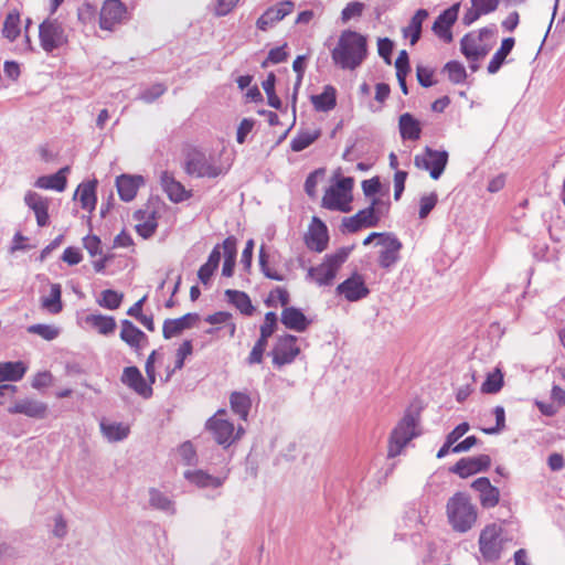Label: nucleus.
Returning <instances> with one entry per match:
<instances>
[{"mask_svg": "<svg viewBox=\"0 0 565 565\" xmlns=\"http://www.w3.org/2000/svg\"><path fill=\"white\" fill-rule=\"evenodd\" d=\"M122 301V294H119L113 289L103 290L99 298L97 299V303L106 309L115 310L117 309Z\"/></svg>", "mask_w": 565, "mask_h": 565, "instance_id": "49", "label": "nucleus"}, {"mask_svg": "<svg viewBox=\"0 0 565 565\" xmlns=\"http://www.w3.org/2000/svg\"><path fill=\"white\" fill-rule=\"evenodd\" d=\"M70 171L68 167L60 169L56 173L51 175H42L36 179L34 185L39 189L55 190L62 192L66 188V173Z\"/></svg>", "mask_w": 565, "mask_h": 565, "instance_id": "29", "label": "nucleus"}, {"mask_svg": "<svg viewBox=\"0 0 565 565\" xmlns=\"http://www.w3.org/2000/svg\"><path fill=\"white\" fill-rule=\"evenodd\" d=\"M419 412L414 408L406 409L390 437L388 456H398L403 448L420 433L418 430Z\"/></svg>", "mask_w": 565, "mask_h": 565, "instance_id": "4", "label": "nucleus"}, {"mask_svg": "<svg viewBox=\"0 0 565 565\" xmlns=\"http://www.w3.org/2000/svg\"><path fill=\"white\" fill-rule=\"evenodd\" d=\"M39 38L42 49L47 53L67 42L64 28L57 20H44L39 26Z\"/></svg>", "mask_w": 565, "mask_h": 565, "instance_id": "10", "label": "nucleus"}, {"mask_svg": "<svg viewBox=\"0 0 565 565\" xmlns=\"http://www.w3.org/2000/svg\"><path fill=\"white\" fill-rule=\"evenodd\" d=\"M198 320V313H186L177 319L166 320L163 323V335L166 339L177 337L182 331L192 328Z\"/></svg>", "mask_w": 565, "mask_h": 565, "instance_id": "26", "label": "nucleus"}, {"mask_svg": "<svg viewBox=\"0 0 565 565\" xmlns=\"http://www.w3.org/2000/svg\"><path fill=\"white\" fill-rule=\"evenodd\" d=\"M96 181L82 183L78 185L75 196L79 195V202L84 210L93 211L96 205Z\"/></svg>", "mask_w": 565, "mask_h": 565, "instance_id": "40", "label": "nucleus"}, {"mask_svg": "<svg viewBox=\"0 0 565 565\" xmlns=\"http://www.w3.org/2000/svg\"><path fill=\"white\" fill-rule=\"evenodd\" d=\"M225 296L232 305H234L241 313L245 316H252L255 308L252 305V301L247 294L244 291L227 289L225 290Z\"/></svg>", "mask_w": 565, "mask_h": 565, "instance_id": "38", "label": "nucleus"}, {"mask_svg": "<svg viewBox=\"0 0 565 565\" xmlns=\"http://www.w3.org/2000/svg\"><path fill=\"white\" fill-rule=\"evenodd\" d=\"M259 266H260V270L262 273L269 279H273V280H277V281H282L284 280V276L278 274L277 271L270 269V267L268 266V256L265 252V247L262 246L260 249H259Z\"/></svg>", "mask_w": 565, "mask_h": 565, "instance_id": "52", "label": "nucleus"}, {"mask_svg": "<svg viewBox=\"0 0 565 565\" xmlns=\"http://www.w3.org/2000/svg\"><path fill=\"white\" fill-rule=\"evenodd\" d=\"M471 488L479 492V500L483 508H493L499 503V489L493 487L488 478H478L471 483Z\"/></svg>", "mask_w": 565, "mask_h": 565, "instance_id": "21", "label": "nucleus"}, {"mask_svg": "<svg viewBox=\"0 0 565 565\" xmlns=\"http://www.w3.org/2000/svg\"><path fill=\"white\" fill-rule=\"evenodd\" d=\"M286 58L287 52L285 51V46L275 47L269 51L268 56L263 62L262 66L266 67L268 63L278 64L284 62Z\"/></svg>", "mask_w": 565, "mask_h": 565, "instance_id": "59", "label": "nucleus"}, {"mask_svg": "<svg viewBox=\"0 0 565 565\" xmlns=\"http://www.w3.org/2000/svg\"><path fill=\"white\" fill-rule=\"evenodd\" d=\"M83 245L87 249V252L89 253V255L92 257L102 256V254H103L102 247H100L102 242H100L99 237H97L95 235H88L83 238Z\"/></svg>", "mask_w": 565, "mask_h": 565, "instance_id": "57", "label": "nucleus"}, {"mask_svg": "<svg viewBox=\"0 0 565 565\" xmlns=\"http://www.w3.org/2000/svg\"><path fill=\"white\" fill-rule=\"evenodd\" d=\"M319 136V130L301 131L291 140L290 148L296 152L302 151L313 143Z\"/></svg>", "mask_w": 565, "mask_h": 565, "instance_id": "46", "label": "nucleus"}, {"mask_svg": "<svg viewBox=\"0 0 565 565\" xmlns=\"http://www.w3.org/2000/svg\"><path fill=\"white\" fill-rule=\"evenodd\" d=\"M62 288L60 284H51L50 295L41 298L42 309L56 315L62 311Z\"/></svg>", "mask_w": 565, "mask_h": 565, "instance_id": "39", "label": "nucleus"}, {"mask_svg": "<svg viewBox=\"0 0 565 565\" xmlns=\"http://www.w3.org/2000/svg\"><path fill=\"white\" fill-rule=\"evenodd\" d=\"M305 242L309 249L318 253L327 248L329 242L328 228L319 217H312Z\"/></svg>", "mask_w": 565, "mask_h": 565, "instance_id": "16", "label": "nucleus"}, {"mask_svg": "<svg viewBox=\"0 0 565 565\" xmlns=\"http://www.w3.org/2000/svg\"><path fill=\"white\" fill-rule=\"evenodd\" d=\"M25 372L26 366L22 361L0 363V383L19 381L24 376Z\"/></svg>", "mask_w": 565, "mask_h": 565, "instance_id": "37", "label": "nucleus"}, {"mask_svg": "<svg viewBox=\"0 0 565 565\" xmlns=\"http://www.w3.org/2000/svg\"><path fill=\"white\" fill-rule=\"evenodd\" d=\"M514 46V39L507 38L502 41L500 49L494 53L491 61L488 65V72L490 74H495L501 65L503 64L505 57L510 54Z\"/></svg>", "mask_w": 565, "mask_h": 565, "instance_id": "42", "label": "nucleus"}, {"mask_svg": "<svg viewBox=\"0 0 565 565\" xmlns=\"http://www.w3.org/2000/svg\"><path fill=\"white\" fill-rule=\"evenodd\" d=\"M364 3L359 1L350 2L345 6V8L341 12V20L343 23H347L353 18H359L362 15L364 10Z\"/></svg>", "mask_w": 565, "mask_h": 565, "instance_id": "53", "label": "nucleus"}, {"mask_svg": "<svg viewBox=\"0 0 565 565\" xmlns=\"http://www.w3.org/2000/svg\"><path fill=\"white\" fill-rule=\"evenodd\" d=\"M491 459L488 455H479L477 457L461 458L452 468L451 471L461 478H467L477 472L483 471L489 468Z\"/></svg>", "mask_w": 565, "mask_h": 565, "instance_id": "20", "label": "nucleus"}, {"mask_svg": "<svg viewBox=\"0 0 565 565\" xmlns=\"http://www.w3.org/2000/svg\"><path fill=\"white\" fill-rule=\"evenodd\" d=\"M126 14V7L119 0H106L99 14V26L103 30L111 31L119 24Z\"/></svg>", "mask_w": 565, "mask_h": 565, "instance_id": "15", "label": "nucleus"}, {"mask_svg": "<svg viewBox=\"0 0 565 565\" xmlns=\"http://www.w3.org/2000/svg\"><path fill=\"white\" fill-rule=\"evenodd\" d=\"M337 292L343 295L349 301H358L369 295V289L363 277L360 274H353L338 285Z\"/></svg>", "mask_w": 565, "mask_h": 565, "instance_id": "19", "label": "nucleus"}, {"mask_svg": "<svg viewBox=\"0 0 565 565\" xmlns=\"http://www.w3.org/2000/svg\"><path fill=\"white\" fill-rule=\"evenodd\" d=\"M459 3H455L443 13H440L433 24L434 33L445 41L446 43H450L452 41L451 26L457 20Z\"/></svg>", "mask_w": 565, "mask_h": 565, "instance_id": "17", "label": "nucleus"}, {"mask_svg": "<svg viewBox=\"0 0 565 565\" xmlns=\"http://www.w3.org/2000/svg\"><path fill=\"white\" fill-rule=\"evenodd\" d=\"M120 339L130 348L138 350L141 342V331L129 320L121 321Z\"/></svg>", "mask_w": 565, "mask_h": 565, "instance_id": "44", "label": "nucleus"}, {"mask_svg": "<svg viewBox=\"0 0 565 565\" xmlns=\"http://www.w3.org/2000/svg\"><path fill=\"white\" fill-rule=\"evenodd\" d=\"M163 190L168 194L169 199L173 202H182L190 198V192L177 181L173 177L168 173H163L161 178Z\"/></svg>", "mask_w": 565, "mask_h": 565, "instance_id": "33", "label": "nucleus"}, {"mask_svg": "<svg viewBox=\"0 0 565 565\" xmlns=\"http://www.w3.org/2000/svg\"><path fill=\"white\" fill-rule=\"evenodd\" d=\"M447 519L455 532L466 533L477 522L478 510L465 492H456L446 504Z\"/></svg>", "mask_w": 565, "mask_h": 565, "instance_id": "3", "label": "nucleus"}, {"mask_svg": "<svg viewBox=\"0 0 565 565\" xmlns=\"http://www.w3.org/2000/svg\"><path fill=\"white\" fill-rule=\"evenodd\" d=\"M416 76H417L418 83L423 87H430L435 84L433 81L434 71L430 67L417 65Z\"/></svg>", "mask_w": 565, "mask_h": 565, "instance_id": "56", "label": "nucleus"}, {"mask_svg": "<svg viewBox=\"0 0 565 565\" xmlns=\"http://www.w3.org/2000/svg\"><path fill=\"white\" fill-rule=\"evenodd\" d=\"M500 0H471V8L463 15V23L472 24L481 15L488 14L497 10Z\"/></svg>", "mask_w": 565, "mask_h": 565, "instance_id": "28", "label": "nucleus"}, {"mask_svg": "<svg viewBox=\"0 0 565 565\" xmlns=\"http://www.w3.org/2000/svg\"><path fill=\"white\" fill-rule=\"evenodd\" d=\"M492 31L483 28L478 32L466 34L460 41V50L470 64L472 72L479 68L478 62L482 60L492 49L486 39L492 36Z\"/></svg>", "mask_w": 565, "mask_h": 565, "instance_id": "7", "label": "nucleus"}, {"mask_svg": "<svg viewBox=\"0 0 565 565\" xmlns=\"http://www.w3.org/2000/svg\"><path fill=\"white\" fill-rule=\"evenodd\" d=\"M184 478L199 488H218L226 479V477L209 475L203 470H186L184 471Z\"/></svg>", "mask_w": 565, "mask_h": 565, "instance_id": "30", "label": "nucleus"}, {"mask_svg": "<svg viewBox=\"0 0 565 565\" xmlns=\"http://www.w3.org/2000/svg\"><path fill=\"white\" fill-rule=\"evenodd\" d=\"M351 200L352 195H345L344 192L331 186L326 191L322 198V206L332 211L349 212L351 210Z\"/></svg>", "mask_w": 565, "mask_h": 565, "instance_id": "25", "label": "nucleus"}, {"mask_svg": "<svg viewBox=\"0 0 565 565\" xmlns=\"http://www.w3.org/2000/svg\"><path fill=\"white\" fill-rule=\"evenodd\" d=\"M24 203L34 212L40 227L49 224V201L46 199L36 192L28 191L24 195Z\"/></svg>", "mask_w": 565, "mask_h": 565, "instance_id": "22", "label": "nucleus"}, {"mask_svg": "<svg viewBox=\"0 0 565 565\" xmlns=\"http://www.w3.org/2000/svg\"><path fill=\"white\" fill-rule=\"evenodd\" d=\"M20 13L13 10L8 13L2 26V35L10 42H13L20 35Z\"/></svg>", "mask_w": 565, "mask_h": 565, "instance_id": "43", "label": "nucleus"}, {"mask_svg": "<svg viewBox=\"0 0 565 565\" xmlns=\"http://www.w3.org/2000/svg\"><path fill=\"white\" fill-rule=\"evenodd\" d=\"M231 408L241 419L246 420L252 406L249 395L242 392H233L230 397Z\"/></svg>", "mask_w": 565, "mask_h": 565, "instance_id": "41", "label": "nucleus"}, {"mask_svg": "<svg viewBox=\"0 0 565 565\" xmlns=\"http://www.w3.org/2000/svg\"><path fill=\"white\" fill-rule=\"evenodd\" d=\"M428 17V12L425 9H419L412 17L409 24L403 29L404 38L409 39L411 45H415L422 35V25L425 19Z\"/></svg>", "mask_w": 565, "mask_h": 565, "instance_id": "34", "label": "nucleus"}, {"mask_svg": "<svg viewBox=\"0 0 565 565\" xmlns=\"http://www.w3.org/2000/svg\"><path fill=\"white\" fill-rule=\"evenodd\" d=\"M62 259L66 264L74 266L81 263L82 254L78 248L67 247L63 253Z\"/></svg>", "mask_w": 565, "mask_h": 565, "instance_id": "64", "label": "nucleus"}, {"mask_svg": "<svg viewBox=\"0 0 565 565\" xmlns=\"http://www.w3.org/2000/svg\"><path fill=\"white\" fill-rule=\"evenodd\" d=\"M295 9V3L290 0H284L268 8L256 21L257 29L267 31L276 23L289 15Z\"/></svg>", "mask_w": 565, "mask_h": 565, "instance_id": "14", "label": "nucleus"}, {"mask_svg": "<svg viewBox=\"0 0 565 565\" xmlns=\"http://www.w3.org/2000/svg\"><path fill=\"white\" fill-rule=\"evenodd\" d=\"M168 212V207L159 199H149L143 209V239L151 237Z\"/></svg>", "mask_w": 565, "mask_h": 565, "instance_id": "12", "label": "nucleus"}, {"mask_svg": "<svg viewBox=\"0 0 565 565\" xmlns=\"http://www.w3.org/2000/svg\"><path fill=\"white\" fill-rule=\"evenodd\" d=\"M205 428L213 436V439L221 446L227 448L244 434L242 426L235 427L232 422L227 419V412L218 409L205 423Z\"/></svg>", "mask_w": 565, "mask_h": 565, "instance_id": "6", "label": "nucleus"}, {"mask_svg": "<svg viewBox=\"0 0 565 565\" xmlns=\"http://www.w3.org/2000/svg\"><path fill=\"white\" fill-rule=\"evenodd\" d=\"M438 201L437 194L435 192L424 195L420 199V206H419V217L426 218L430 211L435 207L436 203Z\"/></svg>", "mask_w": 565, "mask_h": 565, "instance_id": "55", "label": "nucleus"}, {"mask_svg": "<svg viewBox=\"0 0 565 565\" xmlns=\"http://www.w3.org/2000/svg\"><path fill=\"white\" fill-rule=\"evenodd\" d=\"M192 353V342L190 340H185L177 350V361L174 365V370H180L184 365V360L186 356Z\"/></svg>", "mask_w": 565, "mask_h": 565, "instance_id": "58", "label": "nucleus"}, {"mask_svg": "<svg viewBox=\"0 0 565 565\" xmlns=\"http://www.w3.org/2000/svg\"><path fill=\"white\" fill-rule=\"evenodd\" d=\"M503 386V374L499 367H497L493 372L489 373L486 381L481 386L482 393L486 394H495Z\"/></svg>", "mask_w": 565, "mask_h": 565, "instance_id": "48", "label": "nucleus"}, {"mask_svg": "<svg viewBox=\"0 0 565 565\" xmlns=\"http://www.w3.org/2000/svg\"><path fill=\"white\" fill-rule=\"evenodd\" d=\"M103 437L109 443H118L126 439L130 433L128 425L103 418L99 422Z\"/></svg>", "mask_w": 565, "mask_h": 565, "instance_id": "27", "label": "nucleus"}, {"mask_svg": "<svg viewBox=\"0 0 565 565\" xmlns=\"http://www.w3.org/2000/svg\"><path fill=\"white\" fill-rule=\"evenodd\" d=\"M232 159L223 148L220 151L193 150L185 159V172L195 178L215 179L228 172Z\"/></svg>", "mask_w": 565, "mask_h": 565, "instance_id": "1", "label": "nucleus"}, {"mask_svg": "<svg viewBox=\"0 0 565 565\" xmlns=\"http://www.w3.org/2000/svg\"><path fill=\"white\" fill-rule=\"evenodd\" d=\"M239 0H216L215 14L224 17L228 14L238 3Z\"/></svg>", "mask_w": 565, "mask_h": 565, "instance_id": "63", "label": "nucleus"}, {"mask_svg": "<svg viewBox=\"0 0 565 565\" xmlns=\"http://www.w3.org/2000/svg\"><path fill=\"white\" fill-rule=\"evenodd\" d=\"M10 414H23L32 418H44L47 413V405L40 401L24 398L8 408Z\"/></svg>", "mask_w": 565, "mask_h": 565, "instance_id": "23", "label": "nucleus"}, {"mask_svg": "<svg viewBox=\"0 0 565 565\" xmlns=\"http://www.w3.org/2000/svg\"><path fill=\"white\" fill-rule=\"evenodd\" d=\"M398 128L404 140H418L420 138V122L409 113L399 116Z\"/></svg>", "mask_w": 565, "mask_h": 565, "instance_id": "31", "label": "nucleus"}, {"mask_svg": "<svg viewBox=\"0 0 565 565\" xmlns=\"http://www.w3.org/2000/svg\"><path fill=\"white\" fill-rule=\"evenodd\" d=\"M377 51H379L380 56H382L387 64H391V54L393 51V42L387 38L379 39Z\"/></svg>", "mask_w": 565, "mask_h": 565, "instance_id": "60", "label": "nucleus"}, {"mask_svg": "<svg viewBox=\"0 0 565 565\" xmlns=\"http://www.w3.org/2000/svg\"><path fill=\"white\" fill-rule=\"evenodd\" d=\"M501 532L502 529L494 523L488 524L481 531L479 536V550L484 559L495 561L500 557L502 550Z\"/></svg>", "mask_w": 565, "mask_h": 565, "instance_id": "11", "label": "nucleus"}, {"mask_svg": "<svg viewBox=\"0 0 565 565\" xmlns=\"http://www.w3.org/2000/svg\"><path fill=\"white\" fill-rule=\"evenodd\" d=\"M445 71L448 73V77L452 83L459 84L466 79V70L459 62L451 61L445 65Z\"/></svg>", "mask_w": 565, "mask_h": 565, "instance_id": "51", "label": "nucleus"}, {"mask_svg": "<svg viewBox=\"0 0 565 565\" xmlns=\"http://www.w3.org/2000/svg\"><path fill=\"white\" fill-rule=\"evenodd\" d=\"M28 332L38 334L47 341L54 340L58 335V329L56 327L41 323L28 327Z\"/></svg>", "mask_w": 565, "mask_h": 565, "instance_id": "50", "label": "nucleus"}, {"mask_svg": "<svg viewBox=\"0 0 565 565\" xmlns=\"http://www.w3.org/2000/svg\"><path fill=\"white\" fill-rule=\"evenodd\" d=\"M322 173L323 172L321 170H316L307 177L305 182V191L309 196L313 198L316 195L318 178L322 175Z\"/></svg>", "mask_w": 565, "mask_h": 565, "instance_id": "62", "label": "nucleus"}, {"mask_svg": "<svg viewBox=\"0 0 565 565\" xmlns=\"http://www.w3.org/2000/svg\"><path fill=\"white\" fill-rule=\"evenodd\" d=\"M311 103L318 111H329L335 107L337 90L333 86L327 85L319 95L311 96Z\"/></svg>", "mask_w": 565, "mask_h": 565, "instance_id": "36", "label": "nucleus"}, {"mask_svg": "<svg viewBox=\"0 0 565 565\" xmlns=\"http://www.w3.org/2000/svg\"><path fill=\"white\" fill-rule=\"evenodd\" d=\"M366 55V38L352 30L342 31L335 47L331 51L333 63L342 70H355Z\"/></svg>", "mask_w": 565, "mask_h": 565, "instance_id": "2", "label": "nucleus"}, {"mask_svg": "<svg viewBox=\"0 0 565 565\" xmlns=\"http://www.w3.org/2000/svg\"><path fill=\"white\" fill-rule=\"evenodd\" d=\"M448 163V152L445 150H434L430 147H425L423 153H418L414 158L416 168L429 171L434 180L440 178Z\"/></svg>", "mask_w": 565, "mask_h": 565, "instance_id": "9", "label": "nucleus"}, {"mask_svg": "<svg viewBox=\"0 0 565 565\" xmlns=\"http://www.w3.org/2000/svg\"><path fill=\"white\" fill-rule=\"evenodd\" d=\"M383 248L379 255V265L384 269H391L399 260V252L403 247L402 242L394 235L384 236L381 244Z\"/></svg>", "mask_w": 565, "mask_h": 565, "instance_id": "18", "label": "nucleus"}, {"mask_svg": "<svg viewBox=\"0 0 565 565\" xmlns=\"http://www.w3.org/2000/svg\"><path fill=\"white\" fill-rule=\"evenodd\" d=\"M85 323L103 335L113 334L116 330L115 319L110 316H104L102 313H90L86 316Z\"/></svg>", "mask_w": 565, "mask_h": 565, "instance_id": "32", "label": "nucleus"}, {"mask_svg": "<svg viewBox=\"0 0 565 565\" xmlns=\"http://www.w3.org/2000/svg\"><path fill=\"white\" fill-rule=\"evenodd\" d=\"M493 414L495 416V426L491 428H483L482 431L488 435H494L502 431L505 428V412L504 408L500 405L495 406L493 409Z\"/></svg>", "mask_w": 565, "mask_h": 565, "instance_id": "54", "label": "nucleus"}, {"mask_svg": "<svg viewBox=\"0 0 565 565\" xmlns=\"http://www.w3.org/2000/svg\"><path fill=\"white\" fill-rule=\"evenodd\" d=\"M224 253V259L236 260V239L230 236L220 245Z\"/></svg>", "mask_w": 565, "mask_h": 565, "instance_id": "61", "label": "nucleus"}, {"mask_svg": "<svg viewBox=\"0 0 565 565\" xmlns=\"http://www.w3.org/2000/svg\"><path fill=\"white\" fill-rule=\"evenodd\" d=\"M390 202L380 198L372 199L371 204L355 215L342 220V230L355 233L363 227H374L388 213Z\"/></svg>", "mask_w": 565, "mask_h": 565, "instance_id": "5", "label": "nucleus"}, {"mask_svg": "<svg viewBox=\"0 0 565 565\" xmlns=\"http://www.w3.org/2000/svg\"><path fill=\"white\" fill-rule=\"evenodd\" d=\"M149 503L152 508L162 510L167 513L172 514L174 512L173 502L168 498V495L156 489H151L149 491Z\"/></svg>", "mask_w": 565, "mask_h": 565, "instance_id": "47", "label": "nucleus"}, {"mask_svg": "<svg viewBox=\"0 0 565 565\" xmlns=\"http://www.w3.org/2000/svg\"><path fill=\"white\" fill-rule=\"evenodd\" d=\"M139 181H141V177L132 178L130 175L122 174L117 178L116 185L118 194L122 201L129 202L136 196L139 188Z\"/></svg>", "mask_w": 565, "mask_h": 565, "instance_id": "35", "label": "nucleus"}, {"mask_svg": "<svg viewBox=\"0 0 565 565\" xmlns=\"http://www.w3.org/2000/svg\"><path fill=\"white\" fill-rule=\"evenodd\" d=\"M281 323L290 330L303 332L310 326L311 321L303 315V312L296 307H286L281 311Z\"/></svg>", "mask_w": 565, "mask_h": 565, "instance_id": "24", "label": "nucleus"}, {"mask_svg": "<svg viewBox=\"0 0 565 565\" xmlns=\"http://www.w3.org/2000/svg\"><path fill=\"white\" fill-rule=\"evenodd\" d=\"M120 380L122 384L141 394V373L137 366L125 367Z\"/></svg>", "mask_w": 565, "mask_h": 565, "instance_id": "45", "label": "nucleus"}, {"mask_svg": "<svg viewBox=\"0 0 565 565\" xmlns=\"http://www.w3.org/2000/svg\"><path fill=\"white\" fill-rule=\"evenodd\" d=\"M300 353L297 345V337L292 334H284L277 339V343L273 349V363L277 366L290 364Z\"/></svg>", "mask_w": 565, "mask_h": 565, "instance_id": "13", "label": "nucleus"}, {"mask_svg": "<svg viewBox=\"0 0 565 565\" xmlns=\"http://www.w3.org/2000/svg\"><path fill=\"white\" fill-rule=\"evenodd\" d=\"M349 256L344 248L339 249L334 254L327 255L324 260L318 266L308 269L307 277L319 286L332 285L338 270Z\"/></svg>", "mask_w": 565, "mask_h": 565, "instance_id": "8", "label": "nucleus"}]
</instances>
